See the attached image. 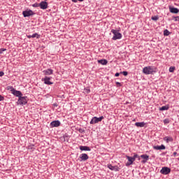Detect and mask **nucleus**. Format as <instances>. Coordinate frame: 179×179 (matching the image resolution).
I'll use <instances>...</instances> for the list:
<instances>
[{
    "label": "nucleus",
    "instance_id": "obj_1",
    "mask_svg": "<svg viewBox=\"0 0 179 179\" xmlns=\"http://www.w3.org/2000/svg\"><path fill=\"white\" fill-rule=\"evenodd\" d=\"M111 33L113 34V37L112 38V40H120L122 38V34L120 33L117 30L112 29Z\"/></svg>",
    "mask_w": 179,
    "mask_h": 179
},
{
    "label": "nucleus",
    "instance_id": "obj_2",
    "mask_svg": "<svg viewBox=\"0 0 179 179\" xmlns=\"http://www.w3.org/2000/svg\"><path fill=\"white\" fill-rule=\"evenodd\" d=\"M103 120H104L103 116H101L99 117H94L91 120L90 124H99V122H101V121H103Z\"/></svg>",
    "mask_w": 179,
    "mask_h": 179
},
{
    "label": "nucleus",
    "instance_id": "obj_3",
    "mask_svg": "<svg viewBox=\"0 0 179 179\" xmlns=\"http://www.w3.org/2000/svg\"><path fill=\"white\" fill-rule=\"evenodd\" d=\"M143 73H145V75H152L153 73V69L152 66H145L143 69Z\"/></svg>",
    "mask_w": 179,
    "mask_h": 179
},
{
    "label": "nucleus",
    "instance_id": "obj_4",
    "mask_svg": "<svg viewBox=\"0 0 179 179\" xmlns=\"http://www.w3.org/2000/svg\"><path fill=\"white\" fill-rule=\"evenodd\" d=\"M17 103L18 104H20V106L27 104V96H20Z\"/></svg>",
    "mask_w": 179,
    "mask_h": 179
},
{
    "label": "nucleus",
    "instance_id": "obj_5",
    "mask_svg": "<svg viewBox=\"0 0 179 179\" xmlns=\"http://www.w3.org/2000/svg\"><path fill=\"white\" fill-rule=\"evenodd\" d=\"M161 174H163L164 176H167V174H170L171 173V169L167 167V166H164L160 171Z\"/></svg>",
    "mask_w": 179,
    "mask_h": 179
},
{
    "label": "nucleus",
    "instance_id": "obj_6",
    "mask_svg": "<svg viewBox=\"0 0 179 179\" xmlns=\"http://www.w3.org/2000/svg\"><path fill=\"white\" fill-rule=\"evenodd\" d=\"M22 15L24 17H29L30 16H33V15H34V13L31 10H24L22 12Z\"/></svg>",
    "mask_w": 179,
    "mask_h": 179
},
{
    "label": "nucleus",
    "instance_id": "obj_7",
    "mask_svg": "<svg viewBox=\"0 0 179 179\" xmlns=\"http://www.w3.org/2000/svg\"><path fill=\"white\" fill-rule=\"evenodd\" d=\"M11 93L16 97H20L21 96H23V94H22V92L16 90L15 88H12Z\"/></svg>",
    "mask_w": 179,
    "mask_h": 179
},
{
    "label": "nucleus",
    "instance_id": "obj_8",
    "mask_svg": "<svg viewBox=\"0 0 179 179\" xmlns=\"http://www.w3.org/2000/svg\"><path fill=\"white\" fill-rule=\"evenodd\" d=\"M126 157L129 162L126 163V166H127V167H128V166H131V164H134V162H135V159H134V157H129L128 155H127Z\"/></svg>",
    "mask_w": 179,
    "mask_h": 179
},
{
    "label": "nucleus",
    "instance_id": "obj_9",
    "mask_svg": "<svg viewBox=\"0 0 179 179\" xmlns=\"http://www.w3.org/2000/svg\"><path fill=\"white\" fill-rule=\"evenodd\" d=\"M51 78L45 76L44 78H42V82H44L45 85H54V83L50 81Z\"/></svg>",
    "mask_w": 179,
    "mask_h": 179
},
{
    "label": "nucleus",
    "instance_id": "obj_10",
    "mask_svg": "<svg viewBox=\"0 0 179 179\" xmlns=\"http://www.w3.org/2000/svg\"><path fill=\"white\" fill-rule=\"evenodd\" d=\"M39 6H40L41 9L45 10L48 8V3H47V1H41L39 3Z\"/></svg>",
    "mask_w": 179,
    "mask_h": 179
},
{
    "label": "nucleus",
    "instance_id": "obj_11",
    "mask_svg": "<svg viewBox=\"0 0 179 179\" xmlns=\"http://www.w3.org/2000/svg\"><path fill=\"white\" fill-rule=\"evenodd\" d=\"M59 125H61V122H59V120H55L50 123L52 128L59 127Z\"/></svg>",
    "mask_w": 179,
    "mask_h": 179
},
{
    "label": "nucleus",
    "instance_id": "obj_12",
    "mask_svg": "<svg viewBox=\"0 0 179 179\" xmlns=\"http://www.w3.org/2000/svg\"><path fill=\"white\" fill-rule=\"evenodd\" d=\"M108 169H109V170H111L112 171H119L120 170V168L118 166H113V165L111 164H108Z\"/></svg>",
    "mask_w": 179,
    "mask_h": 179
},
{
    "label": "nucleus",
    "instance_id": "obj_13",
    "mask_svg": "<svg viewBox=\"0 0 179 179\" xmlns=\"http://www.w3.org/2000/svg\"><path fill=\"white\" fill-rule=\"evenodd\" d=\"M153 149L155 150H164V149H166V146H164V145H155L153 147Z\"/></svg>",
    "mask_w": 179,
    "mask_h": 179
},
{
    "label": "nucleus",
    "instance_id": "obj_14",
    "mask_svg": "<svg viewBox=\"0 0 179 179\" xmlns=\"http://www.w3.org/2000/svg\"><path fill=\"white\" fill-rule=\"evenodd\" d=\"M80 159H81V160L83 162H86V160H87L89 159V155H87V154H81L80 155Z\"/></svg>",
    "mask_w": 179,
    "mask_h": 179
},
{
    "label": "nucleus",
    "instance_id": "obj_15",
    "mask_svg": "<svg viewBox=\"0 0 179 179\" xmlns=\"http://www.w3.org/2000/svg\"><path fill=\"white\" fill-rule=\"evenodd\" d=\"M169 11L171 13H178L179 9L175 7L169 6Z\"/></svg>",
    "mask_w": 179,
    "mask_h": 179
},
{
    "label": "nucleus",
    "instance_id": "obj_16",
    "mask_svg": "<svg viewBox=\"0 0 179 179\" xmlns=\"http://www.w3.org/2000/svg\"><path fill=\"white\" fill-rule=\"evenodd\" d=\"M43 73H44V75H52V73H54V71L51 69H48L43 71Z\"/></svg>",
    "mask_w": 179,
    "mask_h": 179
},
{
    "label": "nucleus",
    "instance_id": "obj_17",
    "mask_svg": "<svg viewBox=\"0 0 179 179\" xmlns=\"http://www.w3.org/2000/svg\"><path fill=\"white\" fill-rule=\"evenodd\" d=\"M27 38H38L40 37V35L37 33H35L32 35H27Z\"/></svg>",
    "mask_w": 179,
    "mask_h": 179
},
{
    "label": "nucleus",
    "instance_id": "obj_18",
    "mask_svg": "<svg viewBox=\"0 0 179 179\" xmlns=\"http://www.w3.org/2000/svg\"><path fill=\"white\" fill-rule=\"evenodd\" d=\"M80 150H85L87 152H90V150H92V149H90V147L81 145V146H80Z\"/></svg>",
    "mask_w": 179,
    "mask_h": 179
},
{
    "label": "nucleus",
    "instance_id": "obj_19",
    "mask_svg": "<svg viewBox=\"0 0 179 179\" xmlns=\"http://www.w3.org/2000/svg\"><path fill=\"white\" fill-rule=\"evenodd\" d=\"M164 141L166 142V143H169V142H173L174 139L173 138V137L166 136L164 138Z\"/></svg>",
    "mask_w": 179,
    "mask_h": 179
},
{
    "label": "nucleus",
    "instance_id": "obj_20",
    "mask_svg": "<svg viewBox=\"0 0 179 179\" xmlns=\"http://www.w3.org/2000/svg\"><path fill=\"white\" fill-rule=\"evenodd\" d=\"M145 124H146L144 122L135 123L136 127H138L139 128H143V127H145Z\"/></svg>",
    "mask_w": 179,
    "mask_h": 179
},
{
    "label": "nucleus",
    "instance_id": "obj_21",
    "mask_svg": "<svg viewBox=\"0 0 179 179\" xmlns=\"http://www.w3.org/2000/svg\"><path fill=\"white\" fill-rule=\"evenodd\" d=\"M99 64H101V65H107V60L106 59H101L98 60Z\"/></svg>",
    "mask_w": 179,
    "mask_h": 179
},
{
    "label": "nucleus",
    "instance_id": "obj_22",
    "mask_svg": "<svg viewBox=\"0 0 179 179\" xmlns=\"http://www.w3.org/2000/svg\"><path fill=\"white\" fill-rule=\"evenodd\" d=\"M166 110H169V106H164L159 108L160 111H165Z\"/></svg>",
    "mask_w": 179,
    "mask_h": 179
},
{
    "label": "nucleus",
    "instance_id": "obj_23",
    "mask_svg": "<svg viewBox=\"0 0 179 179\" xmlns=\"http://www.w3.org/2000/svg\"><path fill=\"white\" fill-rule=\"evenodd\" d=\"M141 157L144 160H149V156L148 155H141Z\"/></svg>",
    "mask_w": 179,
    "mask_h": 179
},
{
    "label": "nucleus",
    "instance_id": "obj_24",
    "mask_svg": "<svg viewBox=\"0 0 179 179\" xmlns=\"http://www.w3.org/2000/svg\"><path fill=\"white\" fill-rule=\"evenodd\" d=\"M164 36H170V32L167 29H165L164 31Z\"/></svg>",
    "mask_w": 179,
    "mask_h": 179
},
{
    "label": "nucleus",
    "instance_id": "obj_25",
    "mask_svg": "<svg viewBox=\"0 0 179 179\" xmlns=\"http://www.w3.org/2000/svg\"><path fill=\"white\" fill-rule=\"evenodd\" d=\"M133 159H134V161L136 159H138V160H141V158L139 157V155H138L137 154L134 155L133 156Z\"/></svg>",
    "mask_w": 179,
    "mask_h": 179
},
{
    "label": "nucleus",
    "instance_id": "obj_26",
    "mask_svg": "<svg viewBox=\"0 0 179 179\" xmlns=\"http://www.w3.org/2000/svg\"><path fill=\"white\" fill-rule=\"evenodd\" d=\"M151 19L152 20H155L156 22L157 20H159V16H152Z\"/></svg>",
    "mask_w": 179,
    "mask_h": 179
},
{
    "label": "nucleus",
    "instance_id": "obj_27",
    "mask_svg": "<svg viewBox=\"0 0 179 179\" xmlns=\"http://www.w3.org/2000/svg\"><path fill=\"white\" fill-rule=\"evenodd\" d=\"M175 70H176V67H174V66H171L169 68V72H171V73L174 72Z\"/></svg>",
    "mask_w": 179,
    "mask_h": 179
},
{
    "label": "nucleus",
    "instance_id": "obj_28",
    "mask_svg": "<svg viewBox=\"0 0 179 179\" xmlns=\"http://www.w3.org/2000/svg\"><path fill=\"white\" fill-rule=\"evenodd\" d=\"M33 8H38L40 6V3H35L32 5Z\"/></svg>",
    "mask_w": 179,
    "mask_h": 179
},
{
    "label": "nucleus",
    "instance_id": "obj_29",
    "mask_svg": "<svg viewBox=\"0 0 179 179\" xmlns=\"http://www.w3.org/2000/svg\"><path fill=\"white\" fill-rule=\"evenodd\" d=\"M170 122V120L169 119H165L164 120V124H167Z\"/></svg>",
    "mask_w": 179,
    "mask_h": 179
},
{
    "label": "nucleus",
    "instance_id": "obj_30",
    "mask_svg": "<svg viewBox=\"0 0 179 179\" xmlns=\"http://www.w3.org/2000/svg\"><path fill=\"white\" fill-rule=\"evenodd\" d=\"M121 73H122V75H124V76H128V71H122V72H121Z\"/></svg>",
    "mask_w": 179,
    "mask_h": 179
},
{
    "label": "nucleus",
    "instance_id": "obj_31",
    "mask_svg": "<svg viewBox=\"0 0 179 179\" xmlns=\"http://www.w3.org/2000/svg\"><path fill=\"white\" fill-rule=\"evenodd\" d=\"M84 91H85V92L87 93V94L90 93V89H89V88L85 89Z\"/></svg>",
    "mask_w": 179,
    "mask_h": 179
},
{
    "label": "nucleus",
    "instance_id": "obj_32",
    "mask_svg": "<svg viewBox=\"0 0 179 179\" xmlns=\"http://www.w3.org/2000/svg\"><path fill=\"white\" fill-rule=\"evenodd\" d=\"M173 19H175V22H179V16L177 17H173Z\"/></svg>",
    "mask_w": 179,
    "mask_h": 179
},
{
    "label": "nucleus",
    "instance_id": "obj_33",
    "mask_svg": "<svg viewBox=\"0 0 179 179\" xmlns=\"http://www.w3.org/2000/svg\"><path fill=\"white\" fill-rule=\"evenodd\" d=\"M3 51H6V48H1L0 49V54H3Z\"/></svg>",
    "mask_w": 179,
    "mask_h": 179
},
{
    "label": "nucleus",
    "instance_id": "obj_34",
    "mask_svg": "<svg viewBox=\"0 0 179 179\" xmlns=\"http://www.w3.org/2000/svg\"><path fill=\"white\" fill-rule=\"evenodd\" d=\"M64 141H68V139H69V137L66 135L64 136Z\"/></svg>",
    "mask_w": 179,
    "mask_h": 179
},
{
    "label": "nucleus",
    "instance_id": "obj_35",
    "mask_svg": "<svg viewBox=\"0 0 179 179\" xmlns=\"http://www.w3.org/2000/svg\"><path fill=\"white\" fill-rule=\"evenodd\" d=\"M4 98L2 95H0V101H3Z\"/></svg>",
    "mask_w": 179,
    "mask_h": 179
},
{
    "label": "nucleus",
    "instance_id": "obj_36",
    "mask_svg": "<svg viewBox=\"0 0 179 179\" xmlns=\"http://www.w3.org/2000/svg\"><path fill=\"white\" fill-rule=\"evenodd\" d=\"M8 87V90H10V92H12V89H13V87L9 86V87Z\"/></svg>",
    "mask_w": 179,
    "mask_h": 179
},
{
    "label": "nucleus",
    "instance_id": "obj_37",
    "mask_svg": "<svg viewBox=\"0 0 179 179\" xmlns=\"http://www.w3.org/2000/svg\"><path fill=\"white\" fill-rule=\"evenodd\" d=\"M3 75H5V73L0 71V76H3Z\"/></svg>",
    "mask_w": 179,
    "mask_h": 179
},
{
    "label": "nucleus",
    "instance_id": "obj_38",
    "mask_svg": "<svg viewBox=\"0 0 179 179\" xmlns=\"http://www.w3.org/2000/svg\"><path fill=\"white\" fill-rule=\"evenodd\" d=\"M116 85H117V86L121 87V83L117 82V83H116Z\"/></svg>",
    "mask_w": 179,
    "mask_h": 179
},
{
    "label": "nucleus",
    "instance_id": "obj_39",
    "mask_svg": "<svg viewBox=\"0 0 179 179\" xmlns=\"http://www.w3.org/2000/svg\"><path fill=\"white\" fill-rule=\"evenodd\" d=\"M115 76H116V77L120 76V73H116L115 74Z\"/></svg>",
    "mask_w": 179,
    "mask_h": 179
},
{
    "label": "nucleus",
    "instance_id": "obj_40",
    "mask_svg": "<svg viewBox=\"0 0 179 179\" xmlns=\"http://www.w3.org/2000/svg\"><path fill=\"white\" fill-rule=\"evenodd\" d=\"M173 156H174V157H176V156H177V152H173Z\"/></svg>",
    "mask_w": 179,
    "mask_h": 179
},
{
    "label": "nucleus",
    "instance_id": "obj_41",
    "mask_svg": "<svg viewBox=\"0 0 179 179\" xmlns=\"http://www.w3.org/2000/svg\"><path fill=\"white\" fill-rule=\"evenodd\" d=\"M72 2H74L75 3H76V2H78V0H71Z\"/></svg>",
    "mask_w": 179,
    "mask_h": 179
},
{
    "label": "nucleus",
    "instance_id": "obj_42",
    "mask_svg": "<svg viewBox=\"0 0 179 179\" xmlns=\"http://www.w3.org/2000/svg\"><path fill=\"white\" fill-rule=\"evenodd\" d=\"M146 162H148V160L144 159V160L142 161V163H146Z\"/></svg>",
    "mask_w": 179,
    "mask_h": 179
},
{
    "label": "nucleus",
    "instance_id": "obj_43",
    "mask_svg": "<svg viewBox=\"0 0 179 179\" xmlns=\"http://www.w3.org/2000/svg\"><path fill=\"white\" fill-rule=\"evenodd\" d=\"M79 1V2H83L84 0H77Z\"/></svg>",
    "mask_w": 179,
    "mask_h": 179
},
{
    "label": "nucleus",
    "instance_id": "obj_44",
    "mask_svg": "<svg viewBox=\"0 0 179 179\" xmlns=\"http://www.w3.org/2000/svg\"><path fill=\"white\" fill-rule=\"evenodd\" d=\"M54 106H57V103H54Z\"/></svg>",
    "mask_w": 179,
    "mask_h": 179
},
{
    "label": "nucleus",
    "instance_id": "obj_45",
    "mask_svg": "<svg viewBox=\"0 0 179 179\" xmlns=\"http://www.w3.org/2000/svg\"><path fill=\"white\" fill-rule=\"evenodd\" d=\"M45 1H47V0H45Z\"/></svg>",
    "mask_w": 179,
    "mask_h": 179
}]
</instances>
